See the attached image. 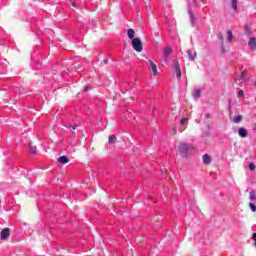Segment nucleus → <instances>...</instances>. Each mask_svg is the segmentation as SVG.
Here are the masks:
<instances>
[{
  "mask_svg": "<svg viewBox=\"0 0 256 256\" xmlns=\"http://www.w3.org/2000/svg\"><path fill=\"white\" fill-rule=\"evenodd\" d=\"M192 149L193 146L187 143H180L178 145V151L181 155H187L188 153H191Z\"/></svg>",
  "mask_w": 256,
  "mask_h": 256,
  "instance_id": "1",
  "label": "nucleus"
},
{
  "mask_svg": "<svg viewBox=\"0 0 256 256\" xmlns=\"http://www.w3.org/2000/svg\"><path fill=\"white\" fill-rule=\"evenodd\" d=\"M132 47L134 51H137V53H141V51H143V42H141V39L139 38H134L132 40Z\"/></svg>",
  "mask_w": 256,
  "mask_h": 256,
  "instance_id": "2",
  "label": "nucleus"
},
{
  "mask_svg": "<svg viewBox=\"0 0 256 256\" xmlns=\"http://www.w3.org/2000/svg\"><path fill=\"white\" fill-rule=\"evenodd\" d=\"M146 64L152 75H158L159 72L157 71V65L155 64V62H153V60H148Z\"/></svg>",
  "mask_w": 256,
  "mask_h": 256,
  "instance_id": "3",
  "label": "nucleus"
},
{
  "mask_svg": "<svg viewBox=\"0 0 256 256\" xmlns=\"http://www.w3.org/2000/svg\"><path fill=\"white\" fill-rule=\"evenodd\" d=\"M173 74L176 75L177 79H181V65L179 62L173 63Z\"/></svg>",
  "mask_w": 256,
  "mask_h": 256,
  "instance_id": "4",
  "label": "nucleus"
},
{
  "mask_svg": "<svg viewBox=\"0 0 256 256\" xmlns=\"http://www.w3.org/2000/svg\"><path fill=\"white\" fill-rule=\"evenodd\" d=\"M10 235H11L10 228H4L0 233V237L3 241H5V239H7V237H9Z\"/></svg>",
  "mask_w": 256,
  "mask_h": 256,
  "instance_id": "5",
  "label": "nucleus"
},
{
  "mask_svg": "<svg viewBox=\"0 0 256 256\" xmlns=\"http://www.w3.org/2000/svg\"><path fill=\"white\" fill-rule=\"evenodd\" d=\"M187 55L190 61H193L197 57V52L193 49L187 51Z\"/></svg>",
  "mask_w": 256,
  "mask_h": 256,
  "instance_id": "6",
  "label": "nucleus"
},
{
  "mask_svg": "<svg viewBox=\"0 0 256 256\" xmlns=\"http://www.w3.org/2000/svg\"><path fill=\"white\" fill-rule=\"evenodd\" d=\"M189 16H190V23L192 25V27H195L196 23H197V18H195V15H193V12H191V10H189Z\"/></svg>",
  "mask_w": 256,
  "mask_h": 256,
  "instance_id": "7",
  "label": "nucleus"
},
{
  "mask_svg": "<svg viewBox=\"0 0 256 256\" xmlns=\"http://www.w3.org/2000/svg\"><path fill=\"white\" fill-rule=\"evenodd\" d=\"M238 135H239V137H242V139H245V137H247V135H248L247 129L239 128L238 129Z\"/></svg>",
  "mask_w": 256,
  "mask_h": 256,
  "instance_id": "8",
  "label": "nucleus"
},
{
  "mask_svg": "<svg viewBox=\"0 0 256 256\" xmlns=\"http://www.w3.org/2000/svg\"><path fill=\"white\" fill-rule=\"evenodd\" d=\"M58 163H62V165H65V163H69V158H67V156H60L58 158Z\"/></svg>",
  "mask_w": 256,
  "mask_h": 256,
  "instance_id": "9",
  "label": "nucleus"
},
{
  "mask_svg": "<svg viewBox=\"0 0 256 256\" xmlns=\"http://www.w3.org/2000/svg\"><path fill=\"white\" fill-rule=\"evenodd\" d=\"M248 47H250L251 49L256 48V39L255 38H250V40L248 42Z\"/></svg>",
  "mask_w": 256,
  "mask_h": 256,
  "instance_id": "10",
  "label": "nucleus"
},
{
  "mask_svg": "<svg viewBox=\"0 0 256 256\" xmlns=\"http://www.w3.org/2000/svg\"><path fill=\"white\" fill-rule=\"evenodd\" d=\"M203 163H204L205 165H209V164L211 163V156H209V154H205V155L203 156Z\"/></svg>",
  "mask_w": 256,
  "mask_h": 256,
  "instance_id": "11",
  "label": "nucleus"
},
{
  "mask_svg": "<svg viewBox=\"0 0 256 256\" xmlns=\"http://www.w3.org/2000/svg\"><path fill=\"white\" fill-rule=\"evenodd\" d=\"M127 35L133 41L135 39V30H133L132 28L128 29Z\"/></svg>",
  "mask_w": 256,
  "mask_h": 256,
  "instance_id": "12",
  "label": "nucleus"
},
{
  "mask_svg": "<svg viewBox=\"0 0 256 256\" xmlns=\"http://www.w3.org/2000/svg\"><path fill=\"white\" fill-rule=\"evenodd\" d=\"M117 141V138L115 137V135H110L108 138V143L110 145H115V142Z\"/></svg>",
  "mask_w": 256,
  "mask_h": 256,
  "instance_id": "13",
  "label": "nucleus"
},
{
  "mask_svg": "<svg viewBox=\"0 0 256 256\" xmlns=\"http://www.w3.org/2000/svg\"><path fill=\"white\" fill-rule=\"evenodd\" d=\"M193 97H194V99H199V97H201V90H199V89L194 90Z\"/></svg>",
  "mask_w": 256,
  "mask_h": 256,
  "instance_id": "14",
  "label": "nucleus"
},
{
  "mask_svg": "<svg viewBox=\"0 0 256 256\" xmlns=\"http://www.w3.org/2000/svg\"><path fill=\"white\" fill-rule=\"evenodd\" d=\"M249 200L250 201H256V193H255V191H251L250 192Z\"/></svg>",
  "mask_w": 256,
  "mask_h": 256,
  "instance_id": "15",
  "label": "nucleus"
},
{
  "mask_svg": "<svg viewBox=\"0 0 256 256\" xmlns=\"http://www.w3.org/2000/svg\"><path fill=\"white\" fill-rule=\"evenodd\" d=\"M169 55H171V48L167 47L164 49V57H168Z\"/></svg>",
  "mask_w": 256,
  "mask_h": 256,
  "instance_id": "16",
  "label": "nucleus"
},
{
  "mask_svg": "<svg viewBox=\"0 0 256 256\" xmlns=\"http://www.w3.org/2000/svg\"><path fill=\"white\" fill-rule=\"evenodd\" d=\"M243 119V117H241V115L235 116L233 119L234 123H241V120Z\"/></svg>",
  "mask_w": 256,
  "mask_h": 256,
  "instance_id": "17",
  "label": "nucleus"
},
{
  "mask_svg": "<svg viewBox=\"0 0 256 256\" xmlns=\"http://www.w3.org/2000/svg\"><path fill=\"white\" fill-rule=\"evenodd\" d=\"M231 5L234 11H237L238 6H237V0H231Z\"/></svg>",
  "mask_w": 256,
  "mask_h": 256,
  "instance_id": "18",
  "label": "nucleus"
},
{
  "mask_svg": "<svg viewBox=\"0 0 256 256\" xmlns=\"http://www.w3.org/2000/svg\"><path fill=\"white\" fill-rule=\"evenodd\" d=\"M231 39H233V32L231 30L227 31V40L231 41Z\"/></svg>",
  "mask_w": 256,
  "mask_h": 256,
  "instance_id": "19",
  "label": "nucleus"
},
{
  "mask_svg": "<svg viewBox=\"0 0 256 256\" xmlns=\"http://www.w3.org/2000/svg\"><path fill=\"white\" fill-rule=\"evenodd\" d=\"M30 153H32V155H35V153H37V147L36 146H30Z\"/></svg>",
  "mask_w": 256,
  "mask_h": 256,
  "instance_id": "20",
  "label": "nucleus"
},
{
  "mask_svg": "<svg viewBox=\"0 0 256 256\" xmlns=\"http://www.w3.org/2000/svg\"><path fill=\"white\" fill-rule=\"evenodd\" d=\"M187 123H189V119H187V118H182V119L180 120V125H185V124H187Z\"/></svg>",
  "mask_w": 256,
  "mask_h": 256,
  "instance_id": "21",
  "label": "nucleus"
},
{
  "mask_svg": "<svg viewBox=\"0 0 256 256\" xmlns=\"http://www.w3.org/2000/svg\"><path fill=\"white\" fill-rule=\"evenodd\" d=\"M249 207H250V209H251V211H253V213H255V211H256V206H255V204H253V203H249Z\"/></svg>",
  "mask_w": 256,
  "mask_h": 256,
  "instance_id": "22",
  "label": "nucleus"
},
{
  "mask_svg": "<svg viewBox=\"0 0 256 256\" xmlns=\"http://www.w3.org/2000/svg\"><path fill=\"white\" fill-rule=\"evenodd\" d=\"M77 0H70V4L72 7L77 8V4H75Z\"/></svg>",
  "mask_w": 256,
  "mask_h": 256,
  "instance_id": "23",
  "label": "nucleus"
},
{
  "mask_svg": "<svg viewBox=\"0 0 256 256\" xmlns=\"http://www.w3.org/2000/svg\"><path fill=\"white\" fill-rule=\"evenodd\" d=\"M249 169H250V171H255V164L254 163H250Z\"/></svg>",
  "mask_w": 256,
  "mask_h": 256,
  "instance_id": "24",
  "label": "nucleus"
},
{
  "mask_svg": "<svg viewBox=\"0 0 256 256\" xmlns=\"http://www.w3.org/2000/svg\"><path fill=\"white\" fill-rule=\"evenodd\" d=\"M217 38L220 40V41H223V34L222 33H219L217 35Z\"/></svg>",
  "mask_w": 256,
  "mask_h": 256,
  "instance_id": "25",
  "label": "nucleus"
},
{
  "mask_svg": "<svg viewBox=\"0 0 256 256\" xmlns=\"http://www.w3.org/2000/svg\"><path fill=\"white\" fill-rule=\"evenodd\" d=\"M243 95H245V92H243V90H240L238 92V97H243Z\"/></svg>",
  "mask_w": 256,
  "mask_h": 256,
  "instance_id": "26",
  "label": "nucleus"
},
{
  "mask_svg": "<svg viewBox=\"0 0 256 256\" xmlns=\"http://www.w3.org/2000/svg\"><path fill=\"white\" fill-rule=\"evenodd\" d=\"M252 240L256 241V232L252 235Z\"/></svg>",
  "mask_w": 256,
  "mask_h": 256,
  "instance_id": "27",
  "label": "nucleus"
},
{
  "mask_svg": "<svg viewBox=\"0 0 256 256\" xmlns=\"http://www.w3.org/2000/svg\"><path fill=\"white\" fill-rule=\"evenodd\" d=\"M84 91H85V92L89 91V86H85V87H84Z\"/></svg>",
  "mask_w": 256,
  "mask_h": 256,
  "instance_id": "28",
  "label": "nucleus"
},
{
  "mask_svg": "<svg viewBox=\"0 0 256 256\" xmlns=\"http://www.w3.org/2000/svg\"><path fill=\"white\" fill-rule=\"evenodd\" d=\"M240 79H241L242 81H245V77L243 76V74H241Z\"/></svg>",
  "mask_w": 256,
  "mask_h": 256,
  "instance_id": "29",
  "label": "nucleus"
},
{
  "mask_svg": "<svg viewBox=\"0 0 256 256\" xmlns=\"http://www.w3.org/2000/svg\"><path fill=\"white\" fill-rule=\"evenodd\" d=\"M104 63H105V65H107V63H109V60H108V59H105V60H104Z\"/></svg>",
  "mask_w": 256,
  "mask_h": 256,
  "instance_id": "30",
  "label": "nucleus"
},
{
  "mask_svg": "<svg viewBox=\"0 0 256 256\" xmlns=\"http://www.w3.org/2000/svg\"><path fill=\"white\" fill-rule=\"evenodd\" d=\"M72 129H73V131H75V129H77V127L76 126H72Z\"/></svg>",
  "mask_w": 256,
  "mask_h": 256,
  "instance_id": "31",
  "label": "nucleus"
},
{
  "mask_svg": "<svg viewBox=\"0 0 256 256\" xmlns=\"http://www.w3.org/2000/svg\"><path fill=\"white\" fill-rule=\"evenodd\" d=\"M206 117L209 119V114H207Z\"/></svg>",
  "mask_w": 256,
  "mask_h": 256,
  "instance_id": "32",
  "label": "nucleus"
},
{
  "mask_svg": "<svg viewBox=\"0 0 256 256\" xmlns=\"http://www.w3.org/2000/svg\"><path fill=\"white\" fill-rule=\"evenodd\" d=\"M174 133H177V130H174Z\"/></svg>",
  "mask_w": 256,
  "mask_h": 256,
  "instance_id": "33",
  "label": "nucleus"
},
{
  "mask_svg": "<svg viewBox=\"0 0 256 256\" xmlns=\"http://www.w3.org/2000/svg\"><path fill=\"white\" fill-rule=\"evenodd\" d=\"M255 247H256V241H255Z\"/></svg>",
  "mask_w": 256,
  "mask_h": 256,
  "instance_id": "34",
  "label": "nucleus"
}]
</instances>
